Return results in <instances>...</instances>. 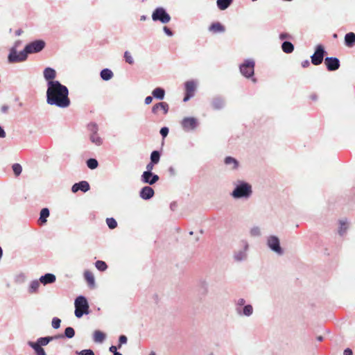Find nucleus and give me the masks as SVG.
Masks as SVG:
<instances>
[{"label": "nucleus", "mask_w": 355, "mask_h": 355, "mask_svg": "<svg viewBox=\"0 0 355 355\" xmlns=\"http://www.w3.org/2000/svg\"><path fill=\"white\" fill-rule=\"evenodd\" d=\"M46 103L60 108H66L70 105L68 88L60 81H49L46 89Z\"/></svg>", "instance_id": "obj_1"}, {"label": "nucleus", "mask_w": 355, "mask_h": 355, "mask_svg": "<svg viewBox=\"0 0 355 355\" xmlns=\"http://www.w3.org/2000/svg\"><path fill=\"white\" fill-rule=\"evenodd\" d=\"M234 184V189L230 193L233 198L247 200L251 197L252 188L250 183L243 180H237Z\"/></svg>", "instance_id": "obj_2"}, {"label": "nucleus", "mask_w": 355, "mask_h": 355, "mask_svg": "<svg viewBox=\"0 0 355 355\" xmlns=\"http://www.w3.org/2000/svg\"><path fill=\"white\" fill-rule=\"evenodd\" d=\"M46 46V42L43 40H35L27 44L24 49L19 52L20 58L17 56L15 60L26 61L28 54L41 52Z\"/></svg>", "instance_id": "obj_3"}, {"label": "nucleus", "mask_w": 355, "mask_h": 355, "mask_svg": "<svg viewBox=\"0 0 355 355\" xmlns=\"http://www.w3.org/2000/svg\"><path fill=\"white\" fill-rule=\"evenodd\" d=\"M60 336H49L40 337L37 339L35 342L28 341L27 345L33 349L35 355H47L44 346H46L50 342L57 339H60Z\"/></svg>", "instance_id": "obj_4"}, {"label": "nucleus", "mask_w": 355, "mask_h": 355, "mask_svg": "<svg viewBox=\"0 0 355 355\" xmlns=\"http://www.w3.org/2000/svg\"><path fill=\"white\" fill-rule=\"evenodd\" d=\"M75 305V315L78 318L83 317L84 314L87 315L89 313V306L87 298L83 295H79L76 297L74 302Z\"/></svg>", "instance_id": "obj_5"}, {"label": "nucleus", "mask_w": 355, "mask_h": 355, "mask_svg": "<svg viewBox=\"0 0 355 355\" xmlns=\"http://www.w3.org/2000/svg\"><path fill=\"white\" fill-rule=\"evenodd\" d=\"M266 245L277 255H282L284 252L281 247L279 239L275 235H270L266 238Z\"/></svg>", "instance_id": "obj_6"}, {"label": "nucleus", "mask_w": 355, "mask_h": 355, "mask_svg": "<svg viewBox=\"0 0 355 355\" xmlns=\"http://www.w3.org/2000/svg\"><path fill=\"white\" fill-rule=\"evenodd\" d=\"M255 62L252 59H247L239 66L241 73L247 78H252L254 74Z\"/></svg>", "instance_id": "obj_7"}, {"label": "nucleus", "mask_w": 355, "mask_h": 355, "mask_svg": "<svg viewBox=\"0 0 355 355\" xmlns=\"http://www.w3.org/2000/svg\"><path fill=\"white\" fill-rule=\"evenodd\" d=\"M171 16L163 7L156 8L152 13V19L154 21H160L162 24H167L171 21Z\"/></svg>", "instance_id": "obj_8"}, {"label": "nucleus", "mask_w": 355, "mask_h": 355, "mask_svg": "<svg viewBox=\"0 0 355 355\" xmlns=\"http://www.w3.org/2000/svg\"><path fill=\"white\" fill-rule=\"evenodd\" d=\"M242 248L234 252L233 258L236 262H241L247 259L249 244L246 240L241 241Z\"/></svg>", "instance_id": "obj_9"}, {"label": "nucleus", "mask_w": 355, "mask_h": 355, "mask_svg": "<svg viewBox=\"0 0 355 355\" xmlns=\"http://www.w3.org/2000/svg\"><path fill=\"white\" fill-rule=\"evenodd\" d=\"M326 51L322 44L316 46L314 53L311 56V63L314 65L322 64Z\"/></svg>", "instance_id": "obj_10"}, {"label": "nucleus", "mask_w": 355, "mask_h": 355, "mask_svg": "<svg viewBox=\"0 0 355 355\" xmlns=\"http://www.w3.org/2000/svg\"><path fill=\"white\" fill-rule=\"evenodd\" d=\"M181 126L186 132L194 130L199 125L198 119L195 117H184L181 121Z\"/></svg>", "instance_id": "obj_11"}, {"label": "nucleus", "mask_w": 355, "mask_h": 355, "mask_svg": "<svg viewBox=\"0 0 355 355\" xmlns=\"http://www.w3.org/2000/svg\"><path fill=\"white\" fill-rule=\"evenodd\" d=\"M21 44V40H17L14 45L10 48L9 54L8 55V61L9 63H17L23 62V60H15V58H20L19 53L17 52V49Z\"/></svg>", "instance_id": "obj_12"}, {"label": "nucleus", "mask_w": 355, "mask_h": 355, "mask_svg": "<svg viewBox=\"0 0 355 355\" xmlns=\"http://www.w3.org/2000/svg\"><path fill=\"white\" fill-rule=\"evenodd\" d=\"M324 64L328 71H334L339 69L340 62L336 57H327L324 59Z\"/></svg>", "instance_id": "obj_13"}, {"label": "nucleus", "mask_w": 355, "mask_h": 355, "mask_svg": "<svg viewBox=\"0 0 355 355\" xmlns=\"http://www.w3.org/2000/svg\"><path fill=\"white\" fill-rule=\"evenodd\" d=\"M159 178L157 174L151 171L144 172L141 176V180L146 184L153 185L159 180Z\"/></svg>", "instance_id": "obj_14"}, {"label": "nucleus", "mask_w": 355, "mask_h": 355, "mask_svg": "<svg viewBox=\"0 0 355 355\" xmlns=\"http://www.w3.org/2000/svg\"><path fill=\"white\" fill-rule=\"evenodd\" d=\"M90 189L89 184L88 182L85 180L80 181L77 183H75L71 187V191L73 193H76L79 191H81L83 193H86Z\"/></svg>", "instance_id": "obj_15"}, {"label": "nucleus", "mask_w": 355, "mask_h": 355, "mask_svg": "<svg viewBox=\"0 0 355 355\" xmlns=\"http://www.w3.org/2000/svg\"><path fill=\"white\" fill-rule=\"evenodd\" d=\"M154 194V189L149 186L144 187L139 191L140 198L145 200H150V198H152Z\"/></svg>", "instance_id": "obj_16"}, {"label": "nucleus", "mask_w": 355, "mask_h": 355, "mask_svg": "<svg viewBox=\"0 0 355 355\" xmlns=\"http://www.w3.org/2000/svg\"><path fill=\"white\" fill-rule=\"evenodd\" d=\"M39 281L44 286H46L54 283L56 281V277L53 273H46L40 277Z\"/></svg>", "instance_id": "obj_17"}, {"label": "nucleus", "mask_w": 355, "mask_h": 355, "mask_svg": "<svg viewBox=\"0 0 355 355\" xmlns=\"http://www.w3.org/2000/svg\"><path fill=\"white\" fill-rule=\"evenodd\" d=\"M225 99L220 96L214 97L211 101V106L213 109L216 110L223 109L225 106Z\"/></svg>", "instance_id": "obj_18"}, {"label": "nucleus", "mask_w": 355, "mask_h": 355, "mask_svg": "<svg viewBox=\"0 0 355 355\" xmlns=\"http://www.w3.org/2000/svg\"><path fill=\"white\" fill-rule=\"evenodd\" d=\"M236 312L239 315L250 317L253 313V307L251 304H246L241 309H237Z\"/></svg>", "instance_id": "obj_19"}, {"label": "nucleus", "mask_w": 355, "mask_h": 355, "mask_svg": "<svg viewBox=\"0 0 355 355\" xmlns=\"http://www.w3.org/2000/svg\"><path fill=\"white\" fill-rule=\"evenodd\" d=\"M44 78L47 81H55L54 78L56 76V71L54 69L51 67H46L44 69Z\"/></svg>", "instance_id": "obj_20"}, {"label": "nucleus", "mask_w": 355, "mask_h": 355, "mask_svg": "<svg viewBox=\"0 0 355 355\" xmlns=\"http://www.w3.org/2000/svg\"><path fill=\"white\" fill-rule=\"evenodd\" d=\"M208 30L212 33H220L225 31V28L220 22H214L209 26Z\"/></svg>", "instance_id": "obj_21"}, {"label": "nucleus", "mask_w": 355, "mask_h": 355, "mask_svg": "<svg viewBox=\"0 0 355 355\" xmlns=\"http://www.w3.org/2000/svg\"><path fill=\"white\" fill-rule=\"evenodd\" d=\"M224 163L227 166H230L231 169L236 170L239 168V162L231 156H227L224 159Z\"/></svg>", "instance_id": "obj_22"}, {"label": "nucleus", "mask_w": 355, "mask_h": 355, "mask_svg": "<svg viewBox=\"0 0 355 355\" xmlns=\"http://www.w3.org/2000/svg\"><path fill=\"white\" fill-rule=\"evenodd\" d=\"M345 44L347 46L352 47L355 44V33L349 32L345 36Z\"/></svg>", "instance_id": "obj_23"}, {"label": "nucleus", "mask_w": 355, "mask_h": 355, "mask_svg": "<svg viewBox=\"0 0 355 355\" xmlns=\"http://www.w3.org/2000/svg\"><path fill=\"white\" fill-rule=\"evenodd\" d=\"M153 97L158 100H163L165 96V90L162 87H156L152 92Z\"/></svg>", "instance_id": "obj_24"}, {"label": "nucleus", "mask_w": 355, "mask_h": 355, "mask_svg": "<svg viewBox=\"0 0 355 355\" xmlns=\"http://www.w3.org/2000/svg\"><path fill=\"white\" fill-rule=\"evenodd\" d=\"M209 291V285L206 281H201L199 284L198 293L199 295L205 297Z\"/></svg>", "instance_id": "obj_25"}, {"label": "nucleus", "mask_w": 355, "mask_h": 355, "mask_svg": "<svg viewBox=\"0 0 355 355\" xmlns=\"http://www.w3.org/2000/svg\"><path fill=\"white\" fill-rule=\"evenodd\" d=\"M40 282L37 279L31 281L28 288V293L33 294L37 293L40 287Z\"/></svg>", "instance_id": "obj_26"}, {"label": "nucleus", "mask_w": 355, "mask_h": 355, "mask_svg": "<svg viewBox=\"0 0 355 355\" xmlns=\"http://www.w3.org/2000/svg\"><path fill=\"white\" fill-rule=\"evenodd\" d=\"M185 92L193 94L194 96V92L196 90V84L193 80H189L184 83Z\"/></svg>", "instance_id": "obj_27"}, {"label": "nucleus", "mask_w": 355, "mask_h": 355, "mask_svg": "<svg viewBox=\"0 0 355 355\" xmlns=\"http://www.w3.org/2000/svg\"><path fill=\"white\" fill-rule=\"evenodd\" d=\"M282 49L285 53H291L294 51V45L289 41H284L282 44Z\"/></svg>", "instance_id": "obj_28"}, {"label": "nucleus", "mask_w": 355, "mask_h": 355, "mask_svg": "<svg viewBox=\"0 0 355 355\" xmlns=\"http://www.w3.org/2000/svg\"><path fill=\"white\" fill-rule=\"evenodd\" d=\"M113 76L114 74L112 70L107 68L102 69L100 73L101 79L105 81L110 80L113 77Z\"/></svg>", "instance_id": "obj_29"}, {"label": "nucleus", "mask_w": 355, "mask_h": 355, "mask_svg": "<svg viewBox=\"0 0 355 355\" xmlns=\"http://www.w3.org/2000/svg\"><path fill=\"white\" fill-rule=\"evenodd\" d=\"M234 0H217L216 5L220 10H225L233 3Z\"/></svg>", "instance_id": "obj_30"}, {"label": "nucleus", "mask_w": 355, "mask_h": 355, "mask_svg": "<svg viewBox=\"0 0 355 355\" xmlns=\"http://www.w3.org/2000/svg\"><path fill=\"white\" fill-rule=\"evenodd\" d=\"M57 336H60V338H72L75 336V330L73 327H68L64 329V334H58Z\"/></svg>", "instance_id": "obj_31"}, {"label": "nucleus", "mask_w": 355, "mask_h": 355, "mask_svg": "<svg viewBox=\"0 0 355 355\" xmlns=\"http://www.w3.org/2000/svg\"><path fill=\"white\" fill-rule=\"evenodd\" d=\"M105 337H106V335L103 332H102L99 330H96L94 332L93 339L95 343L103 342L104 340L105 339Z\"/></svg>", "instance_id": "obj_32"}, {"label": "nucleus", "mask_w": 355, "mask_h": 355, "mask_svg": "<svg viewBox=\"0 0 355 355\" xmlns=\"http://www.w3.org/2000/svg\"><path fill=\"white\" fill-rule=\"evenodd\" d=\"M49 215H50V211L48 208H43L40 211L39 220L41 222L42 224H44L46 223L47 218L49 216Z\"/></svg>", "instance_id": "obj_33"}, {"label": "nucleus", "mask_w": 355, "mask_h": 355, "mask_svg": "<svg viewBox=\"0 0 355 355\" xmlns=\"http://www.w3.org/2000/svg\"><path fill=\"white\" fill-rule=\"evenodd\" d=\"M339 228H338V234L340 236H343L347 230V220H340L339 221Z\"/></svg>", "instance_id": "obj_34"}, {"label": "nucleus", "mask_w": 355, "mask_h": 355, "mask_svg": "<svg viewBox=\"0 0 355 355\" xmlns=\"http://www.w3.org/2000/svg\"><path fill=\"white\" fill-rule=\"evenodd\" d=\"M161 153L159 150H153L150 157V162L153 164H158L160 160Z\"/></svg>", "instance_id": "obj_35"}, {"label": "nucleus", "mask_w": 355, "mask_h": 355, "mask_svg": "<svg viewBox=\"0 0 355 355\" xmlns=\"http://www.w3.org/2000/svg\"><path fill=\"white\" fill-rule=\"evenodd\" d=\"M84 277H85V279L88 282L89 286H94L95 279H94V277L93 274L91 272L86 270L84 272Z\"/></svg>", "instance_id": "obj_36"}, {"label": "nucleus", "mask_w": 355, "mask_h": 355, "mask_svg": "<svg viewBox=\"0 0 355 355\" xmlns=\"http://www.w3.org/2000/svg\"><path fill=\"white\" fill-rule=\"evenodd\" d=\"M89 139L91 142L94 144L96 146H101L103 144L102 138L98 135V133L95 135H90Z\"/></svg>", "instance_id": "obj_37"}, {"label": "nucleus", "mask_w": 355, "mask_h": 355, "mask_svg": "<svg viewBox=\"0 0 355 355\" xmlns=\"http://www.w3.org/2000/svg\"><path fill=\"white\" fill-rule=\"evenodd\" d=\"M87 166L90 169H95L98 166V161L94 158H89L86 162Z\"/></svg>", "instance_id": "obj_38"}, {"label": "nucleus", "mask_w": 355, "mask_h": 355, "mask_svg": "<svg viewBox=\"0 0 355 355\" xmlns=\"http://www.w3.org/2000/svg\"><path fill=\"white\" fill-rule=\"evenodd\" d=\"M95 266L99 271L101 272L106 270L107 268V263L105 261L101 260L96 261L95 262Z\"/></svg>", "instance_id": "obj_39"}, {"label": "nucleus", "mask_w": 355, "mask_h": 355, "mask_svg": "<svg viewBox=\"0 0 355 355\" xmlns=\"http://www.w3.org/2000/svg\"><path fill=\"white\" fill-rule=\"evenodd\" d=\"M87 129L90 132V135L98 133V126L96 123L91 122L87 125Z\"/></svg>", "instance_id": "obj_40"}, {"label": "nucleus", "mask_w": 355, "mask_h": 355, "mask_svg": "<svg viewBox=\"0 0 355 355\" xmlns=\"http://www.w3.org/2000/svg\"><path fill=\"white\" fill-rule=\"evenodd\" d=\"M26 277L24 273H19L15 277V282L17 284H21L25 282Z\"/></svg>", "instance_id": "obj_41"}, {"label": "nucleus", "mask_w": 355, "mask_h": 355, "mask_svg": "<svg viewBox=\"0 0 355 355\" xmlns=\"http://www.w3.org/2000/svg\"><path fill=\"white\" fill-rule=\"evenodd\" d=\"M106 223L111 230H114L117 227V222L114 218H107L106 219Z\"/></svg>", "instance_id": "obj_42"}, {"label": "nucleus", "mask_w": 355, "mask_h": 355, "mask_svg": "<svg viewBox=\"0 0 355 355\" xmlns=\"http://www.w3.org/2000/svg\"><path fill=\"white\" fill-rule=\"evenodd\" d=\"M12 171H13V173L14 174L16 175V176H19L21 172H22V167L21 166L18 164V163H15L12 166Z\"/></svg>", "instance_id": "obj_43"}, {"label": "nucleus", "mask_w": 355, "mask_h": 355, "mask_svg": "<svg viewBox=\"0 0 355 355\" xmlns=\"http://www.w3.org/2000/svg\"><path fill=\"white\" fill-rule=\"evenodd\" d=\"M250 234L254 237L259 236L261 235V230L259 227L254 226L250 229Z\"/></svg>", "instance_id": "obj_44"}, {"label": "nucleus", "mask_w": 355, "mask_h": 355, "mask_svg": "<svg viewBox=\"0 0 355 355\" xmlns=\"http://www.w3.org/2000/svg\"><path fill=\"white\" fill-rule=\"evenodd\" d=\"M124 59L125 62L130 64H132L134 63V59L131 55V53L128 51L124 53Z\"/></svg>", "instance_id": "obj_45"}, {"label": "nucleus", "mask_w": 355, "mask_h": 355, "mask_svg": "<svg viewBox=\"0 0 355 355\" xmlns=\"http://www.w3.org/2000/svg\"><path fill=\"white\" fill-rule=\"evenodd\" d=\"M158 105L159 107V109H161L164 114H166L169 110L168 104L166 102H160L158 103Z\"/></svg>", "instance_id": "obj_46"}, {"label": "nucleus", "mask_w": 355, "mask_h": 355, "mask_svg": "<svg viewBox=\"0 0 355 355\" xmlns=\"http://www.w3.org/2000/svg\"><path fill=\"white\" fill-rule=\"evenodd\" d=\"M77 355H95L94 351L91 349H83L81 351H76Z\"/></svg>", "instance_id": "obj_47"}, {"label": "nucleus", "mask_w": 355, "mask_h": 355, "mask_svg": "<svg viewBox=\"0 0 355 355\" xmlns=\"http://www.w3.org/2000/svg\"><path fill=\"white\" fill-rule=\"evenodd\" d=\"M60 323H61V320L60 318H58L57 317H54L52 319L51 325L53 329H57L60 328Z\"/></svg>", "instance_id": "obj_48"}, {"label": "nucleus", "mask_w": 355, "mask_h": 355, "mask_svg": "<svg viewBox=\"0 0 355 355\" xmlns=\"http://www.w3.org/2000/svg\"><path fill=\"white\" fill-rule=\"evenodd\" d=\"M245 299H243V298L238 299L236 302V311H237V309H239L241 307H243V306H245Z\"/></svg>", "instance_id": "obj_49"}, {"label": "nucleus", "mask_w": 355, "mask_h": 355, "mask_svg": "<svg viewBox=\"0 0 355 355\" xmlns=\"http://www.w3.org/2000/svg\"><path fill=\"white\" fill-rule=\"evenodd\" d=\"M128 338L125 335H121L119 338V345L118 348H121L122 345L126 344Z\"/></svg>", "instance_id": "obj_50"}, {"label": "nucleus", "mask_w": 355, "mask_h": 355, "mask_svg": "<svg viewBox=\"0 0 355 355\" xmlns=\"http://www.w3.org/2000/svg\"><path fill=\"white\" fill-rule=\"evenodd\" d=\"M168 132H169V129L167 127H162L159 131V133L162 135V137H163V139H164L165 137H167Z\"/></svg>", "instance_id": "obj_51"}, {"label": "nucleus", "mask_w": 355, "mask_h": 355, "mask_svg": "<svg viewBox=\"0 0 355 355\" xmlns=\"http://www.w3.org/2000/svg\"><path fill=\"white\" fill-rule=\"evenodd\" d=\"M292 35H290L289 33H281L279 35V40H284L286 39H292Z\"/></svg>", "instance_id": "obj_52"}, {"label": "nucleus", "mask_w": 355, "mask_h": 355, "mask_svg": "<svg viewBox=\"0 0 355 355\" xmlns=\"http://www.w3.org/2000/svg\"><path fill=\"white\" fill-rule=\"evenodd\" d=\"M163 31L165 33V34L169 37H172L173 35V32L167 26H164Z\"/></svg>", "instance_id": "obj_53"}, {"label": "nucleus", "mask_w": 355, "mask_h": 355, "mask_svg": "<svg viewBox=\"0 0 355 355\" xmlns=\"http://www.w3.org/2000/svg\"><path fill=\"white\" fill-rule=\"evenodd\" d=\"M155 164H153L152 162L150 161V162L146 165V171L145 172H152L153 167Z\"/></svg>", "instance_id": "obj_54"}, {"label": "nucleus", "mask_w": 355, "mask_h": 355, "mask_svg": "<svg viewBox=\"0 0 355 355\" xmlns=\"http://www.w3.org/2000/svg\"><path fill=\"white\" fill-rule=\"evenodd\" d=\"M153 98H154V97L150 96H146V98H145V100H144V103H145V104H146V105H149V104H150V103H152V101H153Z\"/></svg>", "instance_id": "obj_55"}, {"label": "nucleus", "mask_w": 355, "mask_h": 355, "mask_svg": "<svg viewBox=\"0 0 355 355\" xmlns=\"http://www.w3.org/2000/svg\"><path fill=\"white\" fill-rule=\"evenodd\" d=\"M159 109V107L158 103H157L153 106L152 112L153 114H157Z\"/></svg>", "instance_id": "obj_56"}, {"label": "nucleus", "mask_w": 355, "mask_h": 355, "mask_svg": "<svg viewBox=\"0 0 355 355\" xmlns=\"http://www.w3.org/2000/svg\"><path fill=\"white\" fill-rule=\"evenodd\" d=\"M193 96V94H188L187 92H185V96L184 97V99H183V101L184 102H187L191 98H192Z\"/></svg>", "instance_id": "obj_57"}, {"label": "nucleus", "mask_w": 355, "mask_h": 355, "mask_svg": "<svg viewBox=\"0 0 355 355\" xmlns=\"http://www.w3.org/2000/svg\"><path fill=\"white\" fill-rule=\"evenodd\" d=\"M343 355H353V352L350 348H346L343 352Z\"/></svg>", "instance_id": "obj_58"}, {"label": "nucleus", "mask_w": 355, "mask_h": 355, "mask_svg": "<svg viewBox=\"0 0 355 355\" xmlns=\"http://www.w3.org/2000/svg\"><path fill=\"white\" fill-rule=\"evenodd\" d=\"M310 65V62L308 60H305L302 62V67L303 68L308 67Z\"/></svg>", "instance_id": "obj_59"}, {"label": "nucleus", "mask_w": 355, "mask_h": 355, "mask_svg": "<svg viewBox=\"0 0 355 355\" xmlns=\"http://www.w3.org/2000/svg\"><path fill=\"white\" fill-rule=\"evenodd\" d=\"M9 109V107L7 105H3L1 107V111L3 113H6Z\"/></svg>", "instance_id": "obj_60"}, {"label": "nucleus", "mask_w": 355, "mask_h": 355, "mask_svg": "<svg viewBox=\"0 0 355 355\" xmlns=\"http://www.w3.org/2000/svg\"><path fill=\"white\" fill-rule=\"evenodd\" d=\"M168 172L171 176L175 175V170L173 166L168 168Z\"/></svg>", "instance_id": "obj_61"}, {"label": "nucleus", "mask_w": 355, "mask_h": 355, "mask_svg": "<svg viewBox=\"0 0 355 355\" xmlns=\"http://www.w3.org/2000/svg\"><path fill=\"white\" fill-rule=\"evenodd\" d=\"M6 137V132L2 128L1 126H0V138H4Z\"/></svg>", "instance_id": "obj_62"}, {"label": "nucleus", "mask_w": 355, "mask_h": 355, "mask_svg": "<svg viewBox=\"0 0 355 355\" xmlns=\"http://www.w3.org/2000/svg\"><path fill=\"white\" fill-rule=\"evenodd\" d=\"M117 348L118 347H116V346H114V345H112L109 350L110 352H111L112 353H113V354H114V352H116L117 351Z\"/></svg>", "instance_id": "obj_63"}, {"label": "nucleus", "mask_w": 355, "mask_h": 355, "mask_svg": "<svg viewBox=\"0 0 355 355\" xmlns=\"http://www.w3.org/2000/svg\"><path fill=\"white\" fill-rule=\"evenodd\" d=\"M22 32H23V31H22V30H21V29H18V30H17V31H15V35H16L17 36H19V35H21V34L22 33Z\"/></svg>", "instance_id": "obj_64"}]
</instances>
